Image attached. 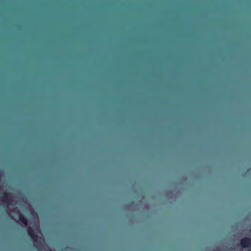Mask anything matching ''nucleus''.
<instances>
[{
    "label": "nucleus",
    "mask_w": 251,
    "mask_h": 251,
    "mask_svg": "<svg viewBox=\"0 0 251 251\" xmlns=\"http://www.w3.org/2000/svg\"><path fill=\"white\" fill-rule=\"evenodd\" d=\"M19 221L24 225L25 226H27L28 225V220L21 213L19 212Z\"/></svg>",
    "instance_id": "nucleus-4"
},
{
    "label": "nucleus",
    "mask_w": 251,
    "mask_h": 251,
    "mask_svg": "<svg viewBox=\"0 0 251 251\" xmlns=\"http://www.w3.org/2000/svg\"><path fill=\"white\" fill-rule=\"evenodd\" d=\"M251 232V230H250Z\"/></svg>",
    "instance_id": "nucleus-5"
},
{
    "label": "nucleus",
    "mask_w": 251,
    "mask_h": 251,
    "mask_svg": "<svg viewBox=\"0 0 251 251\" xmlns=\"http://www.w3.org/2000/svg\"><path fill=\"white\" fill-rule=\"evenodd\" d=\"M250 251H251V250Z\"/></svg>",
    "instance_id": "nucleus-6"
},
{
    "label": "nucleus",
    "mask_w": 251,
    "mask_h": 251,
    "mask_svg": "<svg viewBox=\"0 0 251 251\" xmlns=\"http://www.w3.org/2000/svg\"><path fill=\"white\" fill-rule=\"evenodd\" d=\"M240 244L243 249L251 246V239L248 237L243 238L240 241Z\"/></svg>",
    "instance_id": "nucleus-3"
},
{
    "label": "nucleus",
    "mask_w": 251,
    "mask_h": 251,
    "mask_svg": "<svg viewBox=\"0 0 251 251\" xmlns=\"http://www.w3.org/2000/svg\"><path fill=\"white\" fill-rule=\"evenodd\" d=\"M0 201L6 205H9L12 202V195L11 194L4 192L2 196L0 197Z\"/></svg>",
    "instance_id": "nucleus-2"
},
{
    "label": "nucleus",
    "mask_w": 251,
    "mask_h": 251,
    "mask_svg": "<svg viewBox=\"0 0 251 251\" xmlns=\"http://www.w3.org/2000/svg\"><path fill=\"white\" fill-rule=\"evenodd\" d=\"M27 232L28 235L35 243V246L40 247V243L43 241L42 238L39 237L37 234L35 233L34 229L31 227L27 228Z\"/></svg>",
    "instance_id": "nucleus-1"
}]
</instances>
